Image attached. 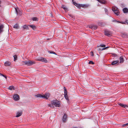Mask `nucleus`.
Masks as SVG:
<instances>
[{
  "label": "nucleus",
  "mask_w": 128,
  "mask_h": 128,
  "mask_svg": "<svg viewBox=\"0 0 128 128\" xmlns=\"http://www.w3.org/2000/svg\"><path fill=\"white\" fill-rule=\"evenodd\" d=\"M22 62L23 63L22 64V65H26L28 66H31L36 63L35 62L30 60H24L22 61Z\"/></svg>",
  "instance_id": "nucleus-1"
},
{
  "label": "nucleus",
  "mask_w": 128,
  "mask_h": 128,
  "mask_svg": "<svg viewBox=\"0 0 128 128\" xmlns=\"http://www.w3.org/2000/svg\"><path fill=\"white\" fill-rule=\"evenodd\" d=\"M51 103L52 104L54 105L56 107H60V102L57 100H54L52 101Z\"/></svg>",
  "instance_id": "nucleus-2"
},
{
  "label": "nucleus",
  "mask_w": 128,
  "mask_h": 128,
  "mask_svg": "<svg viewBox=\"0 0 128 128\" xmlns=\"http://www.w3.org/2000/svg\"><path fill=\"white\" fill-rule=\"evenodd\" d=\"M112 11L117 16H118L120 14V12L118 8L115 6L112 7Z\"/></svg>",
  "instance_id": "nucleus-3"
},
{
  "label": "nucleus",
  "mask_w": 128,
  "mask_h": 128,
  "mask_svg": "<svg viewBox=\"0 0 128 128\" xmlns=\"http://www.w3.org/2000/svg\"><path fill=\"white\" fill-rule=\"evenodd\" d=\"M37 60L39 61H41L42 62H44L45 63H47L48 62L46 58L42 57H40L39 58L37 59Z\"/></svg>",
  "instance_id": "nucleus-4"
},
{
  "label": "nucleus",
  "mask_w": 128,
  "mask_h": 128,
  "mask_svg": "<svg viewBox=\"0 0 128 128\" xmlns=\"http://www.w3.org/2000/svg\"><path fill=\"white\" fill-rule=\"evenodd\" d=\"M13 99L15 100H18L20 99L19 96L17 94H14L13 96Z\"/></svg>",
  "instance_id": "nucleus-5"
},
{
  "label": "nucleus",
  "mask_w": 128,
  "mask_h": 128,
  "mask_svg": "<svg viewBox=\"0 0 128 128\" xmlns=\"http://www.w3.org/2000/svg\"><path fill=\"white\" fill-rule=\"evenodd\" d=\"M50 96V94L49 93H46L44 95H42V98L47 99Z\"/></svg>",
  "instance_id": "nucleus-6"
},
{
  "label": "nucleus",
  "mask_w": 128,
  "mask_h": 128,
  "mask_svg": "<svg viewBox=\"0 0 128 128\" xmlns=\"http://www.w3.org/2000/svg\"><path fill=\"white\" fill-rule=\"evenodd\" d=\"M73 4L78 8H80L81 6V4H78L74 2V0H72Z\"/></svg>",
  "instance_id": "nucleus-7"
},
{
  "label": "nucleus",
  "mask_w": 128,
  "mask_h": 128,
  "mask_svg": "<svg viewBox=\"0 0 128 128\" xmlns=\"http://www.w3.org/2000/svg\"><path fill=\"white\" fill-rule=\"evenodd\" d=\"M15 9L17 14L18 15H19L20 16H21L22 14V12L21 11L18 10V8H15Z\"/></svg>",
  "instance_id": "nucleus-8"
},
{
  "label": "nucleus",
  "mask_w": 128,
  "mask_h": 128,
  "mask_svg": "<svg viewBox=\"0 0 128 128\" xmlns=\"http://www.w3.org/2000/svg\"><path fill=\"white\" fill-rule=\"evenodd\" d=\"M105 35L109 37L111 36V34L109 31H105Z\"/></svg>",
  "instance_id": "nucleus-9"
},
{
  "label": "nucleus",
  "mask_w": 128,
  "mask_h": 128,
  "mask_svg": "<svg viewBox=\"0 0 128 128\" xmlns=\"http://www.w3.org/2000/svg\"><path fill=\"white\" fill-rule=\"evenodd\" d=\"M67 116L66 114L64 115L62 118V121L64 122H66L67 119Z\"/></svg>",
  "instance_id": "nucleus-10"
},
{
  "label": "nucleus",
  "mask_w": 128,
  "mask_h": 128,
  "mask_svg": "<svg viewBox=\"0 0 128 128\" xmlns=\"http://www.w3.org/2000/svg\"><path fill=\"white\" fill-rule=\"evenodd\" d=\"M22 114V112L21 111H20L18 112L16 114V117H19L21 116Z\"/></svg>",
  "instance_id": "nucleus-11"
},
{
  "label": "nucleus",
  "mask_w": 128,
  "mask_h": 128,
  "mask_svg": "<svg viewBox=\"0 0 128 128\" xmlns=\"http://www.w3.org/2000/svg\"><path fill=\"white\" fill-rule=\"evenodd\" d=\"M90 6V5L88 4H81V6L82 7L87 8L88 7Z\"/></svg>",
  "instance_id": "nucleus-12"
},
{
  "label": "nucleus",
  "mask_w": 128,
  "mask_h": 128,
  "mask_svg": "<svg viewBox=\"0 0 128 128\" xmlns=\"http://www.w3.org/2000/svg\"><path fill=\"white\" fill-rule=\"evenodd\" d=\"M119 105L124 108H126L128 107V105L122 103H120L119 104Z\"/></svg>",
  "instance_id": "nucleus-13"
},
{
  "label": "nucleus",
  "mask_w": 128,
  "mask_h": 128,
  "mask_svg": "<svg viewBox=\"0 0 128 128\" xmlns=\"http://www.w3.org/2000/svg\"><path fill=\"white\" fill-rule=\"evenodd\" d=\"M11 63L10 62H6L4 63V65L6 66H10Z\"/></svg>",
  "instance_id": "nucleus-14"
},
{
  "label": "nucleus",
  "mask_w": 128,
  "mask_h": 128,
  "mask_svg": "<svg viewBox=\"0 0 128 128\" xmlns=\"http://www.w3.org/2000/svg\"><path fill=\"white\" fill-rule=\"evenodd\" d=\"M100 3L102 4H104L106 3V1L104 0H97Z\"/></svg>",
  "instance_id": "nucleus-15"
},
{
  "label": "nucleus",
  "mask_w": 128,
  "mask_h": 128,
  "mask_svg": "<svg viewBox=\"0 0 128 128\" xmlns=\"http://www.w3.org/2000/svg\"><path fill=\"white\" fill-rule=\"evenodd\" d=\"M64 97L65 99L66 100L69 101V99L68 98V96L67 95V93H64Z\"/></svg>",
  "instance_id": "nucleus-16"
},
{
  "label": "nucleus",
  "mask_w": 128,
  "mask_h": 128,
  "mask_svg": "<svg viewBox=\"0 0 128 128\" xmlns=\"http://www.w3.org/2000/svg\"><path fill=\"white\" fill-rule=\"evenodd\" d=\"M119 62L118 60H115L113 61L112 63V65H114L118 63Z\"/></svg>",
  "instance_id": "nucleus-17"
},
{
  "label": "nucleus",
  "mask_w": 128,
  "mask_h": 128,
  "mask_svg": "<svg viewBox=\"0 0 128 128\" xmlns=\"http://www.w3.org/2000/svg\"><path fill=\"white\" fill-rule=\"evenodd\" d=\"M123 11L124 13H128V9L126 8H124L123 9Z\"/></svg>",
  "instance_id": "nucleus-18"
},
{
  "label": "nucleus",
  "mask_w": 128,
  "mask_h": 128,
  "mask_svg": "<svg viewBox=\"0 0 128 128\" xmlns=\"http://www.w3.org/2000/svg\"><path fill=\"white\" fill-rule=\"evenodd\" d=\"M120 63H122L124 62V60L122 56H120Z\"/></svg>",
  "instance_id": "nucleus-19"
},
{
  "label": "nucleus",
  "mask_w": 128,
  "mask_h": 128,
  "mask_svg": "<svg viewBox=\"0 0 128 128\" xmlns=\"http://www.w3.org/2000/svg\"><path fill=\"white\" fill-rule=\"evenodd\" d=\"M3 28L4 26L2 24H1L0 25V33L2 32Z\"/></svg>",
  "instance_id": "nucleus-20"
},
{
  "label": "nucleus",
  "mask_w": 128,
  "mask_h": 128,
  "mask_svg": "<svg viewBox=\"0 0 128 128\" xmlns=\"http://www.w3.org/2000/svg\"><path fill=\"white\" fill-rule=\"evenodd\" d=\"M35 96L37 98H42V95L40 94H38Z\"/></svg>",
  "instance_id": "nucleus-21"
},
{
  "label": "nucleus",
  "mask_w": 128,
  "mask_h": 128,
  "mask_svg": "<svg viewBox=\"0 0 128 128\" xmlns=\"http://www.w3.org/2000/svg\"><path fill=\"white\" fill-rule=\"evenodd\" d=\"M14 28L16 29H18L19 28L18 25V24H16L14 26Z\"/></svg>",
  "instance_id": "nucleus-22"
},
{
  "label": "nucleus",
  "mask_w": 128,
  "mask_h": 128,
  "mask_svg": "<svg viewBox=\"0 0 128 128\" xmlns=\"http://www.w3.org/2000/svg\"><path fill=\"white\" fill-rule=\"evenodd\" d=\"M8 89L10 90H12L13 89V90H14V86H10L8 88Z\"/></svg>",
  "instance_id": "nucleus-23"
},
{
  "label": "nucleus",
  "mask_w": 128,
  "mask_h": 128,
  "mask_svg": "<svg viewBox=\"0 0 128 128\" xmlns=\"http://www.w3.org/2000/svg\"><path fill=\"white\" fill-rule=\"evenodd\" d=\"M90 28L92 29L95 30L96 29L97 27L96 26H91Z\"/></svg>",
  "instance_id": "nucleus-24"
},
{
  "label": "nucleus",
  "mask_w": 128,
  "mask_h": 128,
  "mask_svg": "<svg viewBox=\"0 0 128 128\" xmlns=\"http://www.w3.org/2000/svg\"><path fill=\"white\" fill-rule=\"evenodd\" d=\"M29 26L34 30L36 28V26L34 25H29Z\"/></svg>",
  "instance_id": "nucleus-25"
},
{
  "label": "nucleus",
  "mask_w": 128,
  "mask_h": 128,
  "mask_svg": "<svg viewBox=\"0 0 128 128\" xmlns=\"http://www.w3.org/2000/svg\"><path fill=\"white\" fill-rule=\"evenodd\" d=\"M32 20L33 21H38V18L36 17H34L32 18Z\"/></svg>",
  "instance_id": "nucleus-26"
},
{
  "label": "nucleus",
  "mask_w": 128,
  "mask_h": 128,
  "mask_svg": "<svg viewBox=\"0 0 128 128\" xmlns=\"http://www.w3.org/2000/svg\"><path fill=\"white\" fill-rule=\"evenodd\" d=\"M23 28L24 29H28V26H27L26 25H24L23 26Z\"/></svg>",
  "instance_id": "nucleus-27"
},
{
  "label": "nucleus",
  "mask_w": 128,
  "mask_h": 128,
  "mask_svg": "<svg viewBox=\"0 0 128 128\" xmlns=\"http://www.w3.org/2000/svg\"><path fill=\"white\" fill-rule=\"evenodd\" d=\"M13 57H14V61H15L17 59V56L16 55H14L13 56Z\"/></svg>",
  "instance_id": "nucleus-28"
},
{
  "label": "nucleus",
  "mask_w": 128,
  "mask_h": 128,
  "mask_svg": "<svg viewBox=\"0 0 128 128\" xmlns=\"http://www.w3.org/2000/svg\"><path fill=\"white\" fill-rule=\"evenodd\" d=\"M100 46H98L97 47V49L98 50V51H100L101 50L102 48H100Z\"/></svg>",
  "instance_id": "nucleus-29"
},
{
  "label": "nucleus",
  "mask_w": 128,
  "mask_h": 128,
  "mask_svg": "<svg viewBox=\"0 0 128 128\" xmlns=\"http://www.w3.org/2000/svg\"><path fill=\"white\" fill-rule=\"evenodd\" d=\"M64 93H67V91L66 90V88L65 87H64Z\"/></svg>",
  "instance_id": "nucleus-30"
},
{
  "label": "nucleus",
  "mask_w": 128,
  "mask_h": 128,
  "mask_svg": "<svg viewBox=\"0 0 128 128\" xmlns=\"http://www.w3.org/2000/svg\"><path fill=\"white\" fill-rule=\"evenodd\" d=\"M48 52L50 54H56V53L53 52H51L50 51H48Z\"/></svg>",
  "instance_id": "nucleus-31"
},
{
  "label": "nucleus",
  "mask_w": 128,
  "mask_h": 128,
  "mask_svg": "<svg viewBox=\"0 0 128 128\" xmlns=\"http://www.w3.org/2000/svg\"><path fill=\"white\" fill-rule=\"evenodd\" d=\"M62 8L64 10H66L67 9L64 6H62Z\"/></svg>",
  "instance_id": "nucleus-32"
},
{
  "label": "nucleus",
  "mask_w": 128,
  "mask_h": 128,
  "mask_svg": "<svg viewBox=\"0 0 128 128\" xmlns=\"http://www.w3.org/2000/svg\"><path fill=\"white\" fill-rule=\"evenodd\" d=\"M89 64H94V62L92 61H90L89 62Z\"/></svg>",
  "instance_id": "nucleus-33"
},
{
  "label": "nucleus",
  "mask_w": 128,
  "mask_h": 128,
  "mask_svg": "<svg viewBox=\"0 0 128 128\" xmlns=\"http://www.w3.org/2000/svg\"><path fill=\"white\" fill-rule=\"evenodd\" d=\"M106 46L104 44H101L100 45V46H101V47H105Z\"/></svg>",
  "instance_id": "nucleus-34"
},
{
  "label": "nucleus",
  "mask_w": 128,
  "mask_h": 128,
  "mask_svg": "<svg viewBox=\"0 0 128 128\" xmlns=\"http://www.w3.org/2000/svg\"><path fill=\"white\" fill-rule=\"evenodd\" d=\"M112 21L113 22H117L118 23H121V22H120L117 21L116 20H113Z\"/></svg>",
  "instance_id": "nucleus-35"
},
{
  "label": "nucleus",
  "mask_w": 128,
  "mask_h": 128,
  "mask_svg": "<svg viewBox=\"0 0 128 128\" xmlns=\"http://www.w3.org/2000/svg\"><path fill=\"white\" fill-rule=\"evenodd\" d=\"M90 54L91 56H94V54L92 52H90Z\"/></svg>",
  "instance_id": "nucleus-36"
},
{
  "label": "nucleus",
  "mask_w": 128,
  "mask_h": 128,
  "mask_svg": "<svg viewBox=\"0 0 128 128\" xmlns=\"http://www.w3.org/2000/svg\"><path fill=\"white\" fill-rule=\"evenodd\" d=\"M2 76L4 77L6 79L7 78L6 77V76H5V75L2 74Z\"/></svg>",
  "instance_id": "nucleus-37"
},
{
  "label": "nucleus",
  "mask_w": 128,
  "mask_h": 128,
  "mask_svg": "<svg viewBox=\"0 0 128 128\" xmlns=\"http://www.w3.org/2000/svg\"><path fill=\"white\" fill-rule=\"evenodd\" d=\"M106 48H102L101 50H104L105 49H106Z\"/></svg>",
  "instance_id": "nucleus-38"
},
{
  "label": "nucleus",
  "mask_w": 128,
  "mask_h": 128,
  "mask_svg": "<svg viewBox=\"0 0 128 128\" xmlns=\"http://www.w3.org/2000/svg\"><path fill=\"white\" fill-rule=\"evenodd\" d=\"M126 126V124H123L122 126V127H124V126Z\"/></svg>",
  "instance_id": "nucleus-39"
},
{
  "label": "nucleus",
  "mask_w": 128,
  "mask_h": 128,
  "mask_svg": "<svg viewBox=\"0 0 128 128\" xmlns=\"http://www.w3.org/2000/svg\"><path fill=\"white\" fill-rule=\"evenodd\" d=\"M126 22V23L127 24H128V20H126L125 21Z\"/></svg>",
  "instance_id": "nucleus-40"
},
{
  "label": "nucleus",
  "mask_w": 128,
  "mask_h": 128,
  "mask_svg": "<svg viewBox=\"0 0 128 128\" xmlns=\"http://www.w3.org/2000/svg\"><path fill=\"white\" fill-rule=\"evenodd\" d=\"M105 10L106 12L107 11V10L106 8H105Z\"/></svg>",
  "instance_id": "nucleus-41"
},
{
  "label": "nucleus",
  "mask_w": 128,
  "mask_h": 128,
  "mask_svg": "<svg viewBox=\"0 0 128 128\" xmlns=\"http://www.w3.org/2000/svg\"><path fill=\"white\" fill-rule=\"evenodd\" d=\"M121 22V23H122V24H125V23L124 22Z\"/></svg>",
  "instance_id": "nucleus-42"
},
{
  "label": "nucleus",
  "mask_w": 128,
  "mask_h": 128,
  "mask_svg": "<svg viewBox=\"0 0 128 128\" xmlns=\"http://www.w3.org/2000/svg\"><path fill=\"white\" fill-rule=\"evenodd\" d=\"M1 4V1L0 0V5ZM0 7L1 6L0 5Z\"/></svg>",
  "instance_id": "nucleus-43"
},
{
  "label": "nucleus",
  "mask_w": 128,
  "mask_h": 128,
  "mask_svg": "<svg viewBox=\"0 0 128 128\" xmlns=\"http://www.w3.org/2000/svg\"><path fill=\"white\" fill-rule=\"evenodd\" d=\"M52 105H51V104H50V105H49V106H50V107H52Z\"/></svg>",
  "instance_id": "nucleus-44"
},
{
  "label": "nucleus",
  "mask_w": 128,
  "mask_h": 128,
  "mask_svg": "<svg viewBox=\"0 0 128 128\" xmlns=\"http://www.w3.org/2000/svg\"><path fill=\"white\" fill-rule=\"evenodd\" d=\"M126 124V126H128V123H127V124Z\"/></svg>",
  "instance_id": "nucleus-45"
},
{
  "label": "nucleus",
  "mask_w": 128,
  "mask_h": 128,
  "mask_svg": "<svg viewBox=\"0 0 128 128\" xmlns=\"http://www.w3.org/2000/svg\"><path fill=\"white\" fill-rule=\"evenodd\" d=\"M109 47H109H105V48H106V49H107Z\"/></svg>",
  "instance_id": "nucleus-46"
},
{
  "label": "nucleus",
  "mask_w": 128,
  "mask_h": 128,
  "mask_svg": "<svg viewBox=\"0 0 128 128\" xmlns=\"http://www.w3.org/2000/svg\"><path fill=\"white\" fill-rule=\"evenodd\" d=\"M2 74H1L0 73V75H2Z\"/></svg>",
  "instance_id": "nucleus-47"
}]
</instances>
